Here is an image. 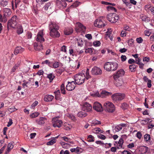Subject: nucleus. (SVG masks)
Returning a JSON list of instances; mask_svg holds the SVG:
<instances>
[{
	"label": "nucleus",
	"mask_w": 154,
	"mask_h": 154,
	"mask_svg": "<svg viewBox=\"0 0 154 154\" xmlns=\"http://www.w3.org/2000/svg\"><path fill=\"white\" fill-rule=\"evenodd\" d=\"M53 126L54 127H60L63 124L62 121L58 119L57 117L54 118L52 119Z\"/></svg>",
	"instance_id": "nucleus-9"
},
{
	"label": "nucleus",
	"mask_w": 154,
	"mask_h": 154,
	"mask_svg": "<svg viewBox=\"0 0 154 154\" xmlns=\"http://www.w3.org/2000/svg\"><path fill=\"white\" fill-rule=\"evenodd\" d=\"M136 41L137 43H141L142 42L143 40L141 37H139L137 38Z\"/></svg>",
	"instance_id": "nucleus-58"
},
{
	"label": "nucleus",
	"mask_w": 154,
	"mask_h": 154,
	"mask_svg": "<svg viewBox=\"0 0 154 154\" xmlns=\"http://www.w3.org/2000/svg\"><path fill=\"white\" fill-rule=\"evenodd\" d=\"M78 45L81 46H82L83 45V42L82 40L80 39L78 42Z\"/></svg>",
	"instance_id": "nucleus-57"
},
{
	"label": "nucleus",
	"mask_w": 154,
	"mask_h": 154,
	"mask_svg": "<svg viewBox=\"0 0 154 154\" xmlns=\"http://www.w3.org/2000/svg\"><path fill=\"white\" fill-rule=\"evenodd\" d=\"M57 141L56 138H54L53 139L49 141L47 143V145H52L55 143Z\"/></svg>",
	"instance_id": "nucleus-27"
},
{
	"label": "nucleus",
	"mask_w": 154,
	"mask_h": 154,
	"mask_svg": "<svg viewBox=\"0 0 154 154\" xmlns=\"http://www.w3.org/2000/svg\"><path fill=\"white\" fill-rule=\"evenodd\" d=\"M77 24L79 28L81 29V30L82 32H84L86 30V27L85 26L79 23H78Z\"/></svg>",
	"instance_id": "nucleus-26"
},
{
	"label": "nucleus",
	"mask_w": 154,
	"mask_h": 154,
	"mask_svg": "<svg viewBox=\"0 0 154 154\" xmlns=\"http://www.w3.org/2000/svg\"><path fill=\"white\" fill-rule=\"evenodd\" d=\"M14 143L11 142L9 143L8 145L7 149L10 151L14 147Z\"/></svg>",
	"instance_id": "nucleus-32"
},
{
	"label": "nucleus",
	"mask_w": 154,
	"mask_h": 154,
	"mask_svg": "<svg viewBox=\"0 0 154 154\" xmlns=\"http://www.w3.org/2000/svg\"><path fill=\"white\" fill-rule=\"evenodd\" d=\"M101 123L100 121L96 120H94L92 122L91 124V126H95L97 125L101 124Z\"/></svg>",
	"instance_id": "nucleus-33"
},
{
	"label": "nucleus",
	"mask_w": 154,
	"mask_h": 154,
	"mask_svg": "<svg viewBox=\"0 0 154 154\" xmlns=\"http://www.w3.org/2000/svg\"><path fill=\"white\" fill-rule=\"evenodd\" d=\"M39 115V113L38 112H35L31 114L30 116L31 118H32L37 117Z\"/></svg>",
	"instance_id": "nucleus-36"
},
{
	"label": "nucleus",
	"mask_w": 154,
	"mask_h": 154,
	"mask_svg": "<svg viewBox=\"0 0 154 154\" xmlns=\"http://www.w3.org/2000/svg\"><path fill=\"white\" fill-rule=\"evenodd\" d=\"M34 47L35 50L36 51L40 50L42 49V44L41 43L39 44L37 43H34Z\"/></svg>",
	"instance_id": "nucleus-22"
},
{
	"label": "nucleus",
	"mask_w": 154,
	"mask_h": 154,
	"mask_svg": "<svg viewBox=\"0 0 154 154\" xmlns=\"http://www.w3.org/2000/svg\"><path fill=\"white\" fill-rule=\"evenodd\" d=\"M54 98V97L52 95H46L44 97V100L46 102H50Z\"/></svg>",
	"instance_id": "nucleus-20"
},
{
	"label": "nucleus",
	"mask_w": 154,
	"mask_h": 154,
	"mask_svg": "<svg viewBox=\"0 0 154 154\" xmlns=\"http://www.w3.org/2000/svg\"><path fill=\"white\" fill-rule=\"evenodd\" d=\"M47 77L49 79L50 82H51L55 78V76L54 74L51 73L47 75Z\"/></svg>",
	"instance_id": "nucleus-25"
},
{
	"label": "nucleus",
	"mask_w": 154,
	"mask_h": 154,
	"mask_svg": "<svg viewBox=\"0 0 154 154\" xmlns=\"http://www.w3.org/2000/svg\"><path fill=\"white\" fill-rule=\"evenodd\" d=\"M103 109L105 111L109 112H113L115 110V107L112 103L109 101L105 102L103 106Z\"/></svg>",
	"instance_id": "nucleus-4"
},
{
	"label": "nucleus",
	"mask_w": 154,
	"mask_h": 154,
	"mask_svg": "<svg viewBox=\"0 0 154 154\" xmlns=\"http://www.w3.org/2000/svg\"><path fill=\"white\" fill-rule=\"evenodd\" d=\"M112 144L111 143H106L105 144V147L106 148H109L110 147L112 146Z\"/></svg>",
	"instance_id": "nucleus-59"
},
{
	"label": "nucleus",
	"mask_w": 154,
	"mask_h": 154,
	"mask_svg": "<svg viewBox=\"0 0 154 154\" xmlns=\"http://www.w3.org/2000/svg\"><path fill=\"white\" fill-rule=\"evenodd\" d=\"M115 127V131L117 132L119 131L122 129V128L121 126L120 125H117Z\"/></svg>",
	"instance_id": "nucleus-52"
},
{
	"label": "nucleus",
	"mask_w": 154,
	"mask_h": 154,
	"mask_svg": "<svg viewBox=\"0 0 154 154\" xmlns=\"http://www.w3.org/2000/svg\"><path fill=\"white\" fill-rule=\"evenodd\" d=\"M49 28L50 30V35L53 38H58L60 36V33L58 31V26L54 22H51L49 24Z\"/></svg>",
	"instance_id": "nucleus-1"
},
{
	"label": "nucleus",
	"mask_w": 154,
	"mask_h": 154,
	"mask_svg": "<svg viewBox=\"0 0 154 154\" xmlns=\"http://www.w3.org/2000/svg\"><path fill=\"white\" fill-rule=\"evenodd\" d=\"M56 4L59 8H64L67 6V4L64 0H57Z\"/></svg>",
	"instance_id": "nucleus-16"
},
{
	"label": "nucleus",
	"mask_w": 154,
	"mask_h": 154,
	"mask_svg": "<svg viewBox=\"0 0 154 154\" xmlns=\"http://www.w3.org/2000/svg\"><path fill=\"white\" fill-rule=\"evenodd\" d=\"M124 73L125 72L122 69H121L118 70L116 73L114 75L113 78L115 80H116L119 77L123 75Z\"/></svg>",
	"instance_id": "nucleus-17"
},
{
	"label": "nucleus",
	"mask_w": 154,
	"mask_h": 154,
	"mask_svg": "<svg viewBox=\"0 0 154 154\" xmlns=\"http://www.w3.org/2000/svg\"><path fill=\"white\" fill-rule=\"evenodd\" d=\"M23 32V29L21 26L20 25L17 30V33L19 35L22 33Z\"/></svg>",
	"instance_id": "nucleus-30"
},
{
	"label": "nucleus",
	"mask_w": 154,
	"mask_h": 154,
	"mask_svg": "<svg viewBox=\"0 0 154 154\" xmlns=\"http://www.w3.org/2000/svg\"><path fill=\"white\" fill-rule=\"evenodd\" d=\"M137 66L135 64H131L129 66V69L130 71L131 72H135L136 70V68Z\"/></svg>",
	"instance_id": "nucleus-23"
},
{
	"label": "nucleus",
	"mask_w": 154,
	"mask_h": 154,
	"mask_svg": "<svg viewBox=\"0 0 154 154\" xmlns=\"http://www.w3.org/2000/svg\"><path fill=\"white\" fill-rule=\"evenodd\" d=\"M42 64H48V66L50 67H51V64H52V63H51L49 60H46L43 62L42 63Z\"/></svg>",
	"instance_id": "nucleus-49"
},
{
	"label": "nucleus",
	"mask_w": 154,
	"mask_h": 154,
	"mask_svg": "<svg viewBox=\"0 0 154 154\" xmlns=\"http://www.w3.org/2000/svg\"><path fill=\"white\" fill-rule=\"evenodd\" d=\"M91 74L93 75H100L102 73V71L101 69L97 66L93 67L91 71Z\"/></svg>",
	"instance_id": "nucleus-10"
},
{
	"label": "nucleus",
	"mask_w": 154,
	"mask_h": 154,
	"mask_svg": "<svg viewBox=\"0 0 154 154\" xmlns=\"http://www.w3.org/2000/svg\"><path fill=\"white\" fill-rule=\"evenodd\" d=\"M55 94V98L57 99V98H58L60 96V91L58 90L54 92Z\"/></svg>",
	"instance_id": "nucleus-45"
},
{
	"label": "nucleus",
	"mask_w": 154,
	"mask_h": 154,
	"mask_svg": "<svg viewBox=\"0 0 154 154\" xmlns=\"http://www.w3.org/2000/svg\"><path fill=\"white\" fill-rule=\"evenodd\" d=\"M78 116L81 118H83L87 116V114L82 112H80L78 113Z\"/></svg>",
	"instance_id": "nucleus-29"
},
{
	"label": "nucleus",
	"mask_w": 154,
	"mask_h": 154,
	"mask_svg": "<svg viewBox=\"0 0 154 154\" xmlns=\"http://www.w3.org/2000/svg\"><path fill=\"white\" fill-rule=\"evenodd\" d=\"M124 29L125 31H130L131 30V29L129 28V27L127 25H125L124 26Z\"/></svg>",
	"instance_id": "nucleus-64"
},
{
	"label": "nucleus",
	"mask_w": 154,
	"mask_h": 154,
	"mask_svg": "<svg viewBox=\"0 0 154 154\" xmlns=\"http://www.w3.org/2000/svg\"><path fill=\"white\" fill-rule=\"evenodd\" d=\"M134 40L132 39H131L128 40V45H131L134 42Z\"/></svg>",
	"instance_id": "nucleus-60"
},
{
	"label": "nucleus",
	"mask_w": 154,
	"mask_h": 154,
	"mask_svg": "<svg viewBox=\"0 0 154 154\" xmlns=\"http://www.w3.org/2000/svg\"><path fill=\"white\" fill-rule=\"evenodd\" d=\"M136 137L139 139H140L142 137V134L140 131H138L136 134Z\"/></svg>",
	"instance_id": "nucleus-55"
},
{
	"label": "nucleus",
	"mask_w": 154,
	"mask_h": 154,
	"mask_svg": "<svg viewBox=\"0 0 154 154\" xmlns=\"http://www.w3.org/2000/svg\"><path fill=\"white\" fill-rule=\"evenodd\" d=\"M144 139L146 142H150L151 139L150 135L148 134H146L144 136Z\"/></svg>",
	"instance_id": "nucleus-31"
},
{
	"label": "nucleus",
	"mask_w": 154,
	"mask_h": 154,
	"mask_svg": "<svg viewBox=\"0 0 154 154\" xmlns=\"http://www.w3.org/2000/svg\"><path fill=\"white\" fill-rule=\"evenodd\" d=\"M61 92L63 94H65V86L64 84H62L60 88Z\"/></svg>",
	"instance_id": "nucleus-42"
},
{
	"label": "nucleus",
	"mask_w": 154,
	"mask_h": 154,
	"mask_svg": "<svg viewBox=\"0 0 154 154\" xmlns=\"http://www.w3.org/2000/svg\"><path fill=\"white\" fill-rule=\"evenodd\" d=\"M24 50V48L20 46H17L15 48L14 51V54L15 55H17L18 54L21 53Z\"/></svg>",
	"instance_id": "nucleus-18"
},
{
	"label": "nucleus",
	"mask_w": 154,
	"mask_h": 154,
	"mask_svg": "<svg viewBox=\"0 0 154 154\" xmlns=\"http://www.w3.org/2000/svg\"><path fill=\"white\" fill-rule=\"evenodd\" d=\"M69 117L73 121H75L76 120V118L72 114H69Z\"/></svg>",
	"instance_id": "nucleus-46"
},
{
	"label": "nucleus",
	"mask_w": 154,
	"mask_h": 154,
	"mask_svg": "<svg viewBox=\"0 0 154 154\" xmlns=\"http://www.w3.org/2000/svg\"><path fill=\"white\" fill-rule=\"evenodd\" d=\"M107 18L110 22L115 23L118 20L119 16L115 13H110L107 15Z\"/></svg>",
	"instance_id": "nucleus-7"
},
{
	"label": "nucleus",
	"mask_w": 154,
	"mask_h": 154,
	"mask_svg": "<svg viewBox=\"0 0 154 154\" xmlns=\"http://www.w3.org/2000/svg\"><path fill=\"white\" fill-rule=\"evenodd\" d=\"M125 96L124 93H116L112 95L111 98L114 103H118L124 99Z\"/></svg>",
	"instance_id": "nucleus-3"
},
{
	"label": "nucleus",
	"mask_w": 154,
	"mask_h": 154,
	"mask_svg": "<svg viewBox=\"0 0 154 154\" xmlns=\"http://www.w3.org/2000/svg\"><path fill=\"white\" fill-rule=\"evenodd\" d=\"M89 69H87L86 71V79H88L90 77V75H89Z\"/></svg>",
	"instance_id": "nucleus-54"
},
{
	"label": "nucleus",
	"mask_w": 154,
	"mask_h": 154,
	"mask_svg": "<svg viewBox=\"0 0 154 154\" xmlns=\"http://www.w3.org/2000/svg\"><path fill=\"white\" fill-rule=\"evenodd\" d=\"M106 8L108 11H112V12H116L117 10L114 7L111 6H108L106 7Z\"/></svg>",
	"instance_id": "nucleus-28"
},
{
	"label": "nucleus",
	"mask_w": 154,
	"mask_h": 154,
	"mask_svg": "<svg viewBox=\"0 0 154 154\" xmlns=\"http://www.w3.org/2000/svg\"><path fill=\"white\" fill-rule=\"evenodd\" d=\"M148 149V147L146 146H144L142 147L140 149V152H142V151H141V149H143L144 150V151H143V153H146L147 152Z\"/></svg>",
	"instance_id": "nucleus-47"
},
{
	"label": "nucleus",
	"mask_w": 154,
	"mask_h": 154,
	"mask_svg": "<svg viewBox=\"0 0 154 154\" xmlns=\"http://www.w3.org/2000/svg\"><path fill=\"white\" fill-rule=\"evenodd\" d=\"M20 66V63H17V64H16L14 66L12 70H11V72H14L15 70H16V69H17V68L19 66Z\"/></svg>",
	"instance_id": "nucleus-41"
},
{
	"label": "nucleus",
	"mask_w": 154,
	"mask_h": 154,
	"mask_svg": "<svg viewBox=\"0 0 154 154\" xmlns=\"http://www.w3.org/2000/svg\"><path fill=\"white\" fill-rule=\"evenodd\" d=\"M46 120V119L45 117H41L38 119L35 120L36 123L39 125L44 124L45 121Z\"/></svg>",
	"instance_id": "nucleus-19"
},
{
	"label": "nucleus",
	"mask_w": 154,
	"mask_h": 154,
	"mask_svg": "<svg viewBox=\"0 0 154 154\" xmlns=\"http://www.w3.org/2000/svg\"><path fill=\"white\" fill-rule=\"evenodd\" d=\"M92 109V106L88 103L85 102L83 104L82 109L85 112H89L91 111Z\"/></svg>",
	"instance_id": "nucleus-11"
},
{
	"label": "nucleus",
	"mask_w": 154,
	"mask_h": 154,
	"mask_svg": "<svg viewBox=\"0 0 154 154\" xmlns=\"http://www.w3.org/2000/svg\"><path fill=\"white\" fill-rule=\"evenodd\" d=\"M123 143V140L122 138H121L118 142V143L119 144V146L117 147L118 149L122 147V146Z\"/></svg>",
	"instance_id": "nucleus-38"
},
{
	"label": "nucleus",
	"mask_w": 154,
	"mask_h": 154,
	"mask_svg": "<svg viewBox=\"0 0 154 154\" xmlns=\"http://www.w3.org/2000/svg\"><path fill=\"white\" fill-rule=\"evenodd\" d=\"M97 137L98 138L102 140H105L106 138L105 136L102 134L98 135Z\"/></svg>",
	"instance_id": "nucleus-56"
},
{
	"label": "nucleus",
	"mask_w": 154,
	"mask_h": 154,
	"mask_svg": "<svg viewBox=\"0 0 154 154\" xmlns=\"http://www.w3.org/2000/svg\"><path fill=\"white\" fill-rule=\"evenodd\" d=\"M85 52L86 53H89L92 54V52H93V48H88L86 50Z\"/></svg>",
	"instance_id": "nucleus-44"
},
{
	"label": "nucleus",
	"mask_w": 154,
	"mask_h": 154,
	"mask_svg": "<svg viewBox=\"0 0 154 154\" xmlns=\"http://www.w3.org/2000/svg\"><path fill=\"white\" fill-rule=\"evenodd\" d=\"M118 67V65L115 62H106L104 66V69L107 71H113L116 70Z\"/></svg>",
	"instance_id": "nucleus-2"
},
{
	"label": "nucleus",
	"mask_w": 154,
	"mask_h": 154,
	"mask_svg": "<svg viewBox=\"0 0 154 154\" xmlns=\"http://www.w3.org/2000/svg\"><path fill=\"white\" fill-rule=\"evenodd\" d=\"M17 109L15 108L14 106H12L11 107H10L8 109V111L11 113L15 111Z\"/></svg>",
	"instance_id": "nucleus-50"
},
{
	"label": "nucleus",
	"mask_w": 154,
	"mask_h": 154,
	"mask_svg": "<svg viewBox=\"0 0 154 154\" xmlns=\"http://www.w3.org/2000/svg\"><path fill=\"white\" fill-rule=\"evenodd\" d=\"M112 94V93L107 92L105 91H103L101 92L100 94L98 92H96L93 96H96L97 97H100L102 98L105 97L106 96H109Z\"/></svg>",
	"instance_id": "nucleus-12"
},
{
	"label": "nucleus",
	"mask_w": 154,
	"mask_h": 154,
	"mask_svg": "<svg viewBox=\"0 0 154 154\" xmlns=\"http://www.w3.org/2000/svg\"><path fill=\"white\" fill-rule=\"evenodd\" d=\"M85 37L89 40H91L92 38V36L91 34H87L85 35Z\"/></svg>",
	"instance_id": "nucleus-61"
},
{
	"label": "nucleus",
	"mask_w": 154,
	"mask_h": 154,
	"mask_svg": "<svg viewBox=\"0 0 154 154\" xmlns=\"http://www.w3.org/2000/svg\"><path fill=\"white\" fill-rule=\"evenodd\" d=\"M8 0H2L1 2V5L3 7H5L8 5Z\"/></svg>",
	"instance_id": "nucleus-35"
},
{
	"label": "nucleus",
	"mask_w": 154,
	"mask_h": 154,
	"mask_svg": "<svg viewBox=\"0 0 154 154\" xmlns=\"http://www.w3.org/2000/svg\"><path fill=\"white\" fill-rule=\"evenodd\" d=\"M88 139H90L88 140L89 142H94V137L91 135H90L88 136Z\"/></svg>",
	"instance_id": "nucleus-48"
},
{
	"label": "nucleus",
	"mask_w": 154,
	"mask_h": 154,
	"mask_svg": "<svg viewBox=\"0 0 154 154\" xmlns=\"http://www.w3.org/2000/svg\"><path fill=\"white\" fill-rule=\"evenodd\" d=\"M128 63L129 64H134L135 63V61L132 59H130L128 60Z\"/></svg>",
	"instance_id": "nucleus-62"
},
{
	"label": "nucleus",
	"mask_w": 154,
	"mask_h": 154,
	"mask_svg": "<svg viewBox=\"0 0 154 154\" xmlns=\"http://www.w3.org/2000/svg\"><path fill=\"white\" fill-rule=\"evenodd\" d=\"M74 81L77 85H81L84 82L85 76L83 73H80L79 74H76L75 76Z\"/></svg>",
	"instance_id": "nucleus-5"
},
{
	"label": "nucleus",
	"mask_w": 154,
	"mask_h": 154,
	"mask_svg": "<svg viewBox=\"0 0 154 154\" xmlns=\"http://www.w3.org/2000/svg\"><path fill=\"white\" fill-rule=\"evenodd\" d=\"M142 121L143 122V123L144 122L145 124H146L148 122H151L152 121V120H151V119L148 118L145 119L143 120Z\"/></svg>",
	"instance_id": "nucleus-53"
},
{
	"label": "nucleus",
	"mask_w": 154,
	"mask_h": 154,
	"mask_svg": "<svg viewBox=\"0 0 154 154\" xmlns=\"http://www.w3.org/2000/svg\"><path fill=\"white\" fill-rule=\"evenodd\" d=\"M129 105L126 103H124L122 104L121 107L124 109H127Z\"/></svg>",
	"instance_id": "nucleus-40"
},
{
	"label": "nucleus",
	"mask_w": 154,
	"mask_h": 154,
	"mask_svg": "<svg viewBox=\"0 0 154 154\" xmlns=\"http://www.w3.org/2000/svg\"><path fill=\"white\" fill-rule=\"evenodd\" d=\"M100 45V42L98 41H95L93 43V45L95 46H99Z\"/></svg>",
	"instance_id": "nucleus-51"
},
{
	"label": "nucleus",
	"mask_w": 154,
	"mask_h": 154,
	"mask_svg": "<svg viewBox=\"0 0 154 154\" xmlns=\"http://www.w3.org/2000/svg\"><path fill=\"white\" fill-rule=\"evenodd\" d=\"M104 17H101L99 19H97L95 22L94 25L98 28L104 27L106 24V22L103 18Z\"/></svg>",
	"instance_id": "nucleus-6"
},
{
	"label": "nucleus",
	"mask_w": 154,
	"mask_h": 154,
	"mask_svg": "<svg viewBox=\"0 0 154 154\" xmlns=\"http://www.w3.org/2000/svg\"><path fill=\"white\" fill-rule=\"evenodd\" d=\"M80 4V2L78 1H75L73 4L71 5V7H78Z\"/></svg>",
	"instance_id": "nucleus-43"
},
{
	"label": "nucleus",
	"mask_w": 154,
	"mask_h": 154,
	"mask_svg": "<svg viewBox=\"0 0 154 154\" xmlns=\"http://www.w3.org/2000/svg\"><path fill=\"white\" fill-rule=\"evenodd\" d=\"M52 6L51 3H47L43 7V8L45 10H48V11H50V9L51 8Z\"/></svg>",
	"instance_id": "nucleus-24"
},
{
	"label": "nucleus",
	"mask_w": 154,
	"mask_h": 154,
	"mask_svg": "<svg viewBox=\"0 0 154 154\" xmlns=\"http://www.w3.org/2000/svg\"><path fill=\"white\" fill-rule=\"evenodd\" d=\"M64 71L63 69H57L56 70L57 73V75H60Z\"/></svg>",
	"instance_id": "nucleus-34"
},
{
	"label": "nucleus",
	"mask_w": 154,
	"mask_h": 154,
	"mask_svg": "<svg viewBox=\"0 0 154 154\" xmlns=\"http://www.w3.org/2000/svg\"><path fill=\"white\" fill-rule=\"evenodd\" d=\"M44 73V71L43 70H39L37 73V74L39 75H43Z\"/></svg>",
	"instance_id": "nucleus-63"
},
{
	"label": "nucleus",
	"mask_w": 154,
	"mask_h": 154,
	"mask_svg": "<svg viewBox=\"0 0 154 154\" xmlns=\"http://www.w3.org/2000/svg\"><path fill=\"white\" fill-rule=\"evenodd\" d=\"M16 18L17 17L16 16H14L8 21L7 25L8 30L10 29V27L14 28L17 25Z\"/></svg>",
	"instance_id": "nucleus-8"
},
{
	"label": "nucleus",
	"mask_w": 154,
	"mask_h": 154,
	"mask_svg": "<svg viewBox=\"0 0 154 154\" xmlns=\"http://www.w3.org/2000/svg\"><path fill=\"white\" fill-rule=\"evenodd\" d=\"M93 108L97 112H101L103 111L102 105L98 102H94L93 104Z\"/></svg>",
	"instance_id": "nucleus-15"
},
{
	"label": "nucleus",
	"mask_w": 154,
	"mask_h": 154,
	"mask_svg": "<svg viewBox=\"0 0 154 154\" xmlns=\"http://www.w3.org/2000/svg\"><path fill=\"white\" fill-rule=\"evenodd\" d=\"M51 67L57 68L59 66V63L57 62H55L53 64H51Z\"/></svg>",
	"instance_id": "nucleus-39"
},
{
	"label": "nucleus",
	"mask_w": 154,
	"mask_h": 154,
	"mask_svg": "<svg viewBox=\"0 0 154 154\" xmlns=\"http://www.w3.org/2000/svg\"><path fill=\"white\" fill-rule=\"evenodd\" d=\"M94 131L95 133H103V131L101 130L100 128H96L94 129Z\"/></svg>",
	"instance_id": "nucleus-37"
},
{
	"label": "nucleus",
	"mask_w": 154,
	"mask_h": 154,
	"mask_svg": "<svg viewBox=\"0 0 154 154\" xmlns=\"http://www.w3.org/2000/svg\"><path fill=\"white\" fill-rule=\"evenodd\" d=\"M73 32V29L71 28H65L64 30V33L66 35H70Z\"/></svg>",
	"instance_id": "nucleus-21"
},
{
	"label": "nucleus",
	"mask_w": 154,
	"mask_h": 154,
	"mask_svg": "<svg viewBox=\"0 0 154 154\" xmlns=\"http://www.w3.org/2000/svg\"><path fill=\"white\" fill-rule=\"evenodd\" d=\"M43 30H41L38 32L37 35L36 40L37 41L40 43L45 41V38L43 37Z\"/></svg>",
	"instance_id": "nucleus-14"
},
{
	"label": "nucleus",
	"mask_w": 154,
	"mask_h": 154,
	"mask_svg": "<svg viewBox=\"0 0 154 154\" xmlns=\"http://www.w3.org/2000/svg\"><path fill=\"white\" fill-rule=\"evenodd\" d=\"M76 83L74 81L71 82H68L66 86V89L67 91H71L73 90L76 87Z\"/></svg>",
	"instance_id": "nucleus-13"
}]
</instances>
